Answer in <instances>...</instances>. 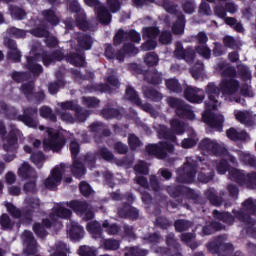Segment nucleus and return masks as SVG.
Masks as SVG:
<instances>
[{
	"label": "nucleus",
	"instance_id": "nucleus-56",
	"mask_svg": "<svg viewBox=\"0 0 256 256\" xmlns=\"http://www.w3.org/2000/svg\"><path fill=\"white\" fill-rule=\"evenodd\" d=\"M181 241L188 245V247L192 249H197L199 247V244L195 241V234L193 233H184L181 235Z\"/></svg>",
	"mask_w": 256,
	"mask_h": 256
},
{
	"label": "nucleus",
	"instance_id": "nucleus-28",
	"mask_svg": "<svg viewBox=\"0 0 256 256\" xmlns=\"http://www.w3.org/2000/svg\"><path fill=\"white\" fill-rule=\"evenodd\" d=\"M167 191L171 197H181L182 195V197H187L193 201L199 197L194 190L185 186H169Z\"/></svg>",
	"mask_w": 256,
	"mask_h": 256
},
{
	"label": "nucleus",
	"instance_id": "nucleus-55",
	"mask_svg": "<svg viewBox=\"0 0 256 256\" xmlns=\"http://www.w3.org/2000/svg\"><path fill=\"white\" fill-rule=\"evenodd\" d=\"M101 246L104 247L106 249V251H117V249H119L120 247V243L119 241L115 240V239H101Z\"/></svg>",
	"mask_w": 256,
	"mask_h": 256
},
{
	"label": "nucleus",
	"instance_id": "nucleus-61",
	"mask_svg": "<svg viewBox=\"0 0 256 256\" xmlns=\"http://www.w3.org/2000/svg\"><path fill=\"white\" fill-rule=\"evenodd\" d=\"M166 87L169 89V91H172L173 93H181L183 89L181 88V84H179V81L177 79H168L166 80Z\"/></svg>",
	"mask_w": 256,
	"mask_h": 256
},
{
	"label": "nucleus",
	"instance_id": "nucleus-1",
	"mask_svg": "<svg viewBox=\"0 0 256 256\" xmlns=\"http://www.w3.org/2000/svg\"><path fill=\"white\" fill-rule=\"evenodd\" d=\"M216 71L222 75L219 87L215 83H209L206 86V95L208 96V101L205 103L206 110L202 114V119L204 123H207L208 127L214 129L215 131L223 130V123L225 117L221 114L212 113L215 111L218 105H221L219 101V93L222 95L231 97L239 91V81L235 79L237 77V70L235 67L230 66L227 62L222 61L217 64Z\"/></svg>",
	"mask_w": 256,
	"mask_h": 256
},
{
	"label": "nucleus",
	"instance_id": "nucleus-48",
	"mask_svg": "<svg viewBox=\"0 0 256 256\" xmlns=\"http://www.w3.org/2000/svg\"><path fill=\"white\" fill-rule=\"evenodd\" d=\"M26 209L28 213H33V211H39L41 208V200L37 197H27L24 200Z\"/></svg>",
	"mask_w": 256,
	"mask_h": 256
},
{
	"label": "nucleus",
	"instance_id": "nucleus-5",
	"mask_svg": "<svg viewBox=\"0 0 256 256\" xmlns=\"http://www.w3.org/2000/svg\"><path fill=\"white\" fill-rule=\"evenodd\" d=\"M26 59L27 62L25 68L30 71L34 77H39V75L43 73V66L38 64V61H43L45 67H49V65L55 63V61H63V59H65V53L63 52V49L60 48L52 54L47 52L41 54L39 53V50L35 49V46H33L30 51V56H27Z\"/></svg>",
	"mask_w": 256,
	"mask_h": 256
},
{
	"label": "nucleus",
	"instance_id": "nucleus-7",
	"mask_svg": "<svg viewBox=\"0 0 256 256\" xmlns=\"http://www.w3.org/2000/svg\"><path fill=\"white\" fill-rule=\"evenodd\" d=\"M58 107H60V110L56 109V113L66 123H83L91 115L89 110L83 109L75 101L58 103Z\"/></svg>",
	"mask_w": 256,
	"mask_h": 256
},
{
	"label": "nucleus",
	"instance_id": "nucleus-45",
	"mask_svg": "<svg viewBox=\"0 0 256 256\" xmlns=\"http://www.w3.org/2000/svg\"><path fill=\"white\" fill-rule=\"evenodd\" d=\"M171 131L174 135H183L187 130V125L185 122L180 121L177 118L170 120Z\"/></svg>",
	"mask_w": 256,
	"mask_h": 256
},
{
	"label": "nucleus",
	"instance_id": "nucleus-8",
	"mask_svg": "<svg viewBox=\"0 0 256 256\" xmlns=\"http://www.w3.org/2000/svg\"><path fill=\"white\" fill-rule=\"evenodd\" d=\"M199 150L203 155H214L215 157H224L232 163V165H237V158H235L227 148H225V144H219L217 140H213L211 138H204L200 141Z\"/></svg>",
	"mask_w": 256,
	"mask_h": 256
},
{
	"label": "nucleus",
	"instance_id": "nucleus-54",
	"mask_svg": "<svg viewBox=\"0 0 256 256\" xmlns=\"http://www.w3.org/2000/svg\"><path fill=\"white\" fill-rule=\"evenodd\" d=\"M78 45L80 49H84V51H89L91 49V45H93V38L86 34H81L78 37Z\"/></svg>",
	"mask_w": 256,
	"mask_h": 256
},
{
	"label": "nucleus",
	"instance_id": "nucleus-29",
	"mask_svg": "<svg viewBox=\"0 0 256 256\" xmlns=\"http://www.w3.org/2000/svg\"><path fill=\"white\" fill-rule=\"evenodd\" d=\"M174 57L176 59H183L186 63H193V59H195V50L191 48H183V44L181 42H176Z\"/></svg>",
	"mask_w": 256,
	"mask_h": 256
},
{
	"label": "nucleus",
	"instance_id": "nucleus-59",
	"mask_svg": "<svg viewBox=\"0 0 256 256\" xmlns=\"http://www.w3.org/2000/svg\"><path fill=\"white\" fill-rule=\"evenodd\" d=\"M238 69V75L243 79V81H251V78L253 77L251 74V70H249V67L246 65L240 64L237 67Z\"/></svg>",
	"mask_w": 256,
	"mask_h": 256
},
{
	"label": "nucleus",
	"instance_id": "nucleus-36",
	"mask_svg": "<svg viewBox=\"0 0 256 256\" xmlns=\"http://www.w3.org/2000/svg\"><path fill=\"white\" fill-rule=\"evenodd\" d=\"M234 115L237 121L245 125V127H253L255 125V115L251 112L235 110Z\"/></svg>",
	"mask_w": 256,
	"mask_h": 256
},
{
	"label": "nucleus",
	"instance_id": "nucleus-41",
	"mask_svg": "<svg viewBox=\"0 0 256 256\" xmlns=\"http://www.w3.org/2000/svg\"><path fill=\"white\" fill-rule=\"evenodd\" d=\"M86 229L93 239H103V230L101 229V224L97 221L89 222Z\"/></svg>",
	"mask_w": 256,
	"mask_h": 256
},
{
	"label": "nucleus",
	"instance_id": "nucleus-31",
	"mask_svg": "<svg viewBox=\"0 0 256 256\" xmlns=\"http://www.w3.org/2000/svg\"><path fill=\"white\" fill-rule=\"evenodd\" d=\"M205 197L208 199V201L211 203V205H214L215 207H219L221 205H225V207H231L230 203L225 202L223 198L225 197V192H220V197L217 196V191H215V188H209L205 191Z\"/></svg>",
	"mask_w": 256,
	"mask_h": 256
},
{
	"label": "nucleus",
	"instance_id": "nucleus-52",
	"mask_svg": "<svg viewBox=\"0 0 256 256\" xmlns=\"http://www.w3.org/2000/svg\"><path fill=\"white\" fill-rule=\"evenodd\" d=\"M238 157L244 165H249V167H256V157L247 153L238 151Z\"/></svg>",
	"mask_w": 256,
	"mask_h": 256
},
{
	"label": "nucleus",
	"instance_id": "nucleus-26",
	"mask_svg": "<svg viewBox=\"0 0 256 256\" xmlns=\"http://www.w3.org/2000/svg\"><path fill=\"white\" fill-rule=\"evenodd\" d=\"M22 241L24 244V255H35L39 251V245L35 237H33V232L25 230L22 233Z\"/></svg>",
	"mask_w": 256,
	"mask_h": 256
},
{
	"label": "nucleus",
	"instance_id": "nucleus-16",
	"mask_svg": "<svg viewBox=\"0 0 256 256\" xmlns=\"http://www.w3.org/2000/svg\"><path fill=\"white\" fill-rule=\"evenodd\" d=\"M19 177L22 179H31L30 182L24 184V191L25 193H37V184L35 180L37 179V172L29 163H24L21 168L18 170Z\"/></svg>",
	"mask_w": 256,
	"mask_h": 256
},
{
	"label": "nucleus",
	"instance_id": "nucleus-10",
	"mask_svg": "<svg viewBox=\"0 0 256 256\" xmlns=\"http://www.w3.org/2000/svg\"><path fill=\"white\" fill-rule=\"evenodd\" d=\"M0 113H6L10 119H17L18 121H22L24 125L27 127H31L32 129H37L38 122L33 119V115H37V108H26L24 109V114L17 116V111L14 108H7V104L0 102Z\"/></svg>",
	"mask_w": 256,
	"mask_h": 256
},
{
	"label": "nucleus",
	"instance_id": "nucleus-24",
	"mask_svg": "<svg viewBox=\"0 0 256 256\" xmlns=\"http://www.w3.org/2000/svg\"><path fill=\"white\" fill-rule=\"evenodd\" d=\"M70 151L72 159L74 160L71 171L74 177H76L77 179H81V177L85 175V166L83 165V163L79 162V160H75V157L79 155V143L72 141L70 143Z\"/></svg>",
	"mask_w": 256,
	"mask_h": 256
},
{
	"label": "nucleus",
	"instance_id": "nucleus-22",
	"mask_svg": "<svg viewBox=\"0 0 256 256\" xmlns=\"http://www.w3.org/2000/svg\"><path fill=\"white\" fill-rule=\"evenodd\" d=\"M84 3H86L88 7H94L100 23L103 25H109V23H111V13H109V10H107L99 0H84Z\"/></svg>",
	"mask_w": 256,
	"mask_h": 256
},
{
	"label": "nucleus",
	"instance_id": "nucleus-14",
	"mask_svg": "<svg viewBox=\"0 0 256 256\" xmlns=\"http://www.w3.org/2000/svg\"><path fill=\"white\" fill-rule=\"evenodd\" d=\"M226 242L227 235L218 236L207 244V249L212 255L218 253V256H229L233 253V244Z\"/></svg>",
	"mask_w": 256,
	"mask_h": 256
},
{
	"label": "nucleus",
	"instance_id": "nucleus-60",
	"mask_svg": "<svg viewBox=\"0 0 256 256\" xmlns=\"http://www.w3.org/2000/svg\"><path fill=\"white\" fill-rule=\"evenodd\" d=\"M102 227L108 235H117L121 231V228L117 224H110L107 220L103 222Z\"/></svg>",
	"mask_w": 256,
	"mask_h": 256
},
{
	"label": "nucleus",
	"instance_id": "nucleus-11",
	"mask_svg": "<svg viewBox=\"0 0 256 256\" xmlns=\"http://www.w3.org/2000/svg\"><path fill=\"white\" fill-rule=\"evenodd\" d=\"M10 133L7 135V128H5V123L0 121V141H2L4 151H17V141L23 137V133L14 125H10Z\"/></svg>",
	"mask_w": 256,
	"mask_h": 256
},
{
	"label": "nucleus",
	"instance_id": "nucleus-12",
	"mask_svg": "<svg viewBox=\"0 0 256 256\" xmlns=\"http://www.w3.org/2000/svg\"><path fill=\"white\" fill-rule=\"evenodd\" d=\"M40 131H45L46 137L44 138L43 145L45 151H53L59 153L65 145V138L59 135V132L53 128H46L39 126Z\"/></svg>",
	"mask_w": 256,
	"mask_h": 256
},
{
	"label": "nucleus",
	"instance_id": "nucleus-57",
	"mask_svg": "<svg viewBox=\"0 0 256 256\" xmlns=\"http://www.w3.org/2000/svg\"><path fill=\"white\" fill-rule=\"evenodd\" d=\"M40 117H43L44 119H48L53 123L57 121V115L53 113V110H51L49 106H43L42 108H40Z\"/></svg>",
	"mask_w": 256,
	"mask_h": 256
},
{
	"label": "nucleus",
	"instance_id": "nucleus-44",
	"mask_svg": "<svg viewBox=\"0 0 256 256\" xmlns=\"http://www.w3.org/2000/svg\"><path fill=\"white\" fill-rule=\"evenodd\" d=\"M145 81L151 83L152 85H159L163 81L161 74L157 70H149L142 73Z\"/></svg>",
	"mask_w": 256,
	"mask_h": 256
},
{
	"label": "nucleus",
	"instance_id": "nucleus-40",
	"mask_svg": "<svg viewBox=\"0 0 256 256\" xmlns=\"http://www.w3.org/2000/svg\"><path fill=\"white\" fill-rule=\"evenodd\" d=\"M226 135L228 139H231V141H249L250 137L247 132L241 130L238 131L235 128H230L227 130Z\"/></svg>",
	"mask_w": 256,
	"mask_h": 256
},
{
	"label": "nucleus",
	"instance_id": "nucleus-43",
	"mask_svg": "<svg viewBox=\"0 0 256 256\" xmlns=\"http://www.w3.org/2000/svg\"><path fill=\"white\" fill-rule=\"evenodd\" d=\"M50 256H67L69 253V248L65 242L58 241L55 243L54 247L49 249Z\"/></svg>",
	"mask_w": 256,
	"mask_h": 256
},
{
	"label": "nucleus",
	"instance_id": "nucleus-27",
	"mask_svg": "<svg viewBox=\"0 0 256 256\" xmlns=\"http://www.w3.org/2000/svg\"><path fill=\"white\" fill-rule=\"evenodd\" d=\"M131 41L132 43H140L141 34L137 33L135 30L125 32L119 30L114 37V45H121V43H127Z\"/></svg>",
	"mask_w": 256,
	"mask_h": 256
},
{
	"label": "nucleus",
	"instance_id": "nucleus-37",
	"mask_svg": "<svg viewBox=\"0 0 256 256\" xmlns=\"http://www.w3.org/2000/svg\"><path fill=\"white\" fill-rule=\"evenodd\" d=\"M4 43L6 47H8L9 49L8 51L9 59H11L12 61H15L16 63H19V61H21V52L19 51V49H17V42H15V40L5 39Z\"/></svg>",
	"mask_w": 256,
	"mask_h": 256
},
{
	"label": "nucleus",
	"instance_id": "nucleus-17",
	"mask_svg": "<svg viewBox=\"0 0 256 256\" xmlns=\"http://www.w3.org/2000/svg\"><path fill=\"white\" fill-rule=\"evenodd\" d=\"M167 103L169 107L175 109L176 115H178L180 119H189V121L195 119V114L191 106L185 104V102L174 97H169L167 98Z\"/></svg>",
	"mask_w": 256,
	"mask_h": 256
},
{
	"label": "nucleus",
	"instance_id": "nucleus-46",
	"mask_svg": "<svg viewBox=\"0 0 256 256\" xmlns=\"http://www.w3.org/2000/svg\"><path fill=\"white\" fill-rule=\"evenodd\" d=\"M68 61L71 65H75V67H83L85 65V54L76 49V53L69 54Z\"/></svg>",
	"mask_w": 256,
	"mask_h": 256
},
{
	"label": "nucleus",
	"instance_id": "nucleus-58",
	"mask_svg": "<svg viewBox=\"0 0 256 256\" xmlns=\"http://www.w3.org/2000/svg\"><path fill=\"white\" fill-rule=\"evenodd\" d=\"M221 229H225L219 222H212L210 225H207L202 228L203 235H211L214 231H221Z\"/></svg>",
	"mask_w": 256,
	"mask_h": 256
},
{
	"label": "nucleus",
	"instance_id": "nucleus-34",
	"mask_svg": "<svg viewBox=\"0 0 256 256\" xmlns=\"http://www.w3.org/2000/svg\"><path fill=\"white\" fill-rule=\"evenodd\" d=\"M33 89H34L33 82H30L28 84H23L21 87V91L23 95H25V97L28 98V100L36 99V101H43V99H45V93H43V91L35 93Z\"/></svg>",
	"mask_w": 256,
	"mask_h": 256
},
{
	"label": "nucleus",
	"instance_id": "nucleus-6",
	"mask_svg": "<svg viewBox=\"0 0 256 256\" xmlns=\"http://www.w3.org/2000/svg\"><path fill=\"white\" fill-rule=\"evenodd\" d=\"M41 15L44 21H36L35 24L38 25V27L32 29L30 33L34 35V37H45L46 45L51 49L59 45V41H57V38L49 36V27H47L45 23H49L52 27H55L59 25V16L51 9L42 11Z\"/></svg>",
	"mask_w": 256,
	"mask_h": 256
},
{
	"label": "nucleus",
	"instance_id": "nucleus-39",
	"mask_svg": "<svg viewBox=\"0 0 256 256\" xmlns=\"http://www.w3.org/2000/svg\"><path fill=\"white\" fill-rule=\"evenodd\" d=\"M188 138H184L181 142V147L183 149H192V147H195L197 145V141H199V138L197 137V133H195V130L193 128H188L187 130Z\"/></svg>",
	"mask_w": 256,
	"mask_h": 256
},
{
	"label": "nucleus",
	"instance_id": "nucleus-23",
	"mask_svg": "<svg viewBox=\"0 0 256 256\" xmlns=\"http://www.w3.org/2000/svg\"><path fill=\"white\" fill-rule=\"evenodd\" d=\"M157 35H159V28H143V39H146V42L141 46L142 51H152L157 47Z\"/></svg>",
	"mask_w": 256,
	"mask_h": 256
},
{
	"label": "nucleus",
	"instance_id": "nucleus-47",
	"mask_svg": "<svg viewBox=\"0 0 256 256\" xmlns=\"http://www.w3.org/2000/svg\"><path fill=\"white\" fill-rule=\"evenodd\" d=\"M167 245L170 246L171 253L170 256H183L181 252H179V243H177V240H175V234L170 233L166 237Z\"/></svg>",
	"mask_w": 256,
	"mask_h": 256
},
{
	"label": "nucleus",
	"instance_id": "nucleus-51",
	"mask_svg": "<svg viewBox=\"0 0 256 256\" xmlns=\"http://www.w3.org/2000/svg\"><path fill=\"white\" fill-rule=\"evenodd\" d=\"M213 217L214 219H218V221H222V223H227V225H233V221H235V218L230 213L219 212L217 210L213 211Z\"/></svg>",
	"mask_w": 256,
	"mask_h": 256
},
{
	"label": "nucleus",
	"instance_id": "nucleus-2",
	"mask_svg": "<svg viewBox=\"0 0 256 256\" xmlns=\"http://www.w3.org/2000/svg\"><path fill=\"white\" fill-rule=\"evenodd\" d=\"M198 167L200 169L198 174V181H200V183H209V181H212L215 175V169L219 175H225L227 169H229L226 160L217 162L198 157L197 161L191 157H187L183 167L176 171V181L178 183H193L197 171H199L197 170Z\"/></svg>",
	"mask_w": 256,
	"mask_h": 256
},
{
	"label": "nucleus",
	"instance_id": "nucleus-20",
	"mask_svg": "<svg viewBox=\"0 0 256 256\" xmlns=\"http://www.w3.org/2000/svg\"><path fill=\"white\" fill-rule=\"evenodd\" d=\"M209 3H215L218 1V4L214 7V13L220 19H225L227 13H237L239 7L232 1L229 0H207Z\"/></svg>",
	"mask_w": 256,
	"mask_h": 256
},
{
	"label": "nucleus",
	"instance_id": "nucleus-53",
	"mask_svg": "<svg viewBox=\"0 0 256 256\" xmlns=\"http://www.w3.org/2000/svg\"><path fill=\"white\" fill-rule=\"evenodd\" d=\"M9 11L12 19H16L17 21H23L27 17V12L18 6H10Z\"/></svg>",
	"mask_w": 256,
	"mask_h": 256
},
{
	"label": "nucleus",
	"instance_id": "nucleus-62",
	"mask_svg": "<svg viewBox=\"0 0 256 256\" xmlns=\"http://www.w3.org/2000/svg\"><path fill=\"white\" fill-rule=\"evenodd\" d=\"M149 251L145 249H140L139 247H130L126 248V252L124 256H147Z\"/></svg>",
	"mask_w": 256,
	"mask_h": 256
},
{
	"label": "nucleus",
	"instance_id": "nucleus-35",
	"mask_svg": "<svg viewBox=\"0 0 256 256\" xmlns=\"http://www.w3.org/2000/svg\"><path fill=\"white\" fill-rule=\"evenodd\" d=\"M197 40L198 43L200 44V46L196 48L197 53L204 57V59H209V57H211V50L207 46H205V43L209 41L207 34H205V32H200L197 35Z\"/></svg>",
	"mask_w": 256,
	"mask_h": 256
},
{
	"label": "nucleus",
	"instance_id": "nucleus-49",
	"mask_svg": "<svg viewBox=\"0 0 256 256\" xmlns=\"http://www.w3.org/2000/svg\"><path fill=\"white\" fill-rule=\"evenodd\" d=\"M142 93L146 99H151V101H161L163 99V94L153 88L143 87Z\"/></svg>",
	"mask_w": 256,
	"mask_h": 256
},
{
	"label": "nucleus",
	"instance_id": "nucleus-64",
	"mask_svg": "<svg viewBox=\"0 0 256 256\" xmlns=\"http://www.w3.org/2000/svg\"><path fill=\"white\" fill-rule=\"evenodd\" d=\"M182 9L184 13H187L188 15H192L195 9H197V6L195 5V2L193 0H184L182 2Z\"/></svg>",
	"mask_w": 256,
	"mask_h": 256
},
{
	"label": "nucleus",
	"instance_id": "nucleus-32",
	"mask_svg": "<svg viewBox=\"0 0 256 256\" xmlns=\"http://www.w3.org/2000/svg\"><path fill=\"white\" fill-rule=\"evenodd\" d=\"M90 133H93L96 143H99L101 137H109L111 131L101 122H94L89 126Z\"/></svg>",
	"mask_w": 256,
	"mask_h": 256
},
{
	"label": "nucleus",
	"instance_id": "nucleus-42",
	"mask_svg": "<svg viewBox=\"0 0 256 256\" xmlns=\"http://www.w3.org/2000/svg\"><path fill=\"white\" fill-rule=\"evenodd\" d=\"M123 113H125V110L123 108L117 110L106 106L102 110L101 115L102 117H104V119H121V117H123Z\"/></svg>",
	"mask_w": 256,
	"mask_h": 256
},
{
	"label": "nucleus",
	"instance_id": "nucleus-3",
	"mask_svg": "<svg viewBox=\"0 0 256 256\" xmlns=\"http://www.w3.org/2000/svg\"><path fill=\"white\" fill-rule=\"evenodd\" d=\"M65 207H70V209H73L74 213H77V215H84L85 221H89L95 217L93 211L89 210V204H87L85 201L73 200L71 202L57 203L52 208L50 220L45 219L43 220L42 224L36 223L33 226L34 233L37 235V237H40V239H45V237H47L46 229H49V227H58L59 229L63 227L60 219H70L72 215L71 210Z\"/></svg>",
	"mask_w": 256,
	"mask_h": 256
},
{
	"label": "nucleus",
	"instance_id": "nucleus-30",
	"mask_svg": "<svg viewBox=\"0 0 256 256\" xmlns=\"http://www.w3.org/2000/svg\"><path fill=\"white\" fill-rule=\"evenodd\" d=\"M184 97L190 103H203V99H205V91L193 86H187L184 90Z\"/></svg>",
	"mask_w": 256,
	"mask_h": 256
},
{
	"label": "nucleus",
	"instance_id": "nucleus-19",
	"mask_svg": "<svg viewBox=\"0 0 256 256\" xmlns=\"http://www.w3.org/2000/svg\"><path fill=\"white\" fill-rule=\"evenodd\" d=\"M67 2L69 11L76 13L77 27L82 31H87L89 29V22H87L85 11L81 9L79 2H77V0H67Z\"/></svg>",
	"mask_w": 256,
	"mask_h": 256
},
{
	"label": "nucleus",
	"instance_id": "nucleus-15",
	"mask_svg": "<svg viewBox=\"0 0 256 256\" xmlns=\"http://www.w3.org/2000/svg\"><path fill=\"white\" fill-rule=\"evenodd\" d=\"M125 98L128 101H131L133 103V105L140 107L142 109V111L149 113V115H151V117H153L154 119H157V117H159V112L157 110H155V108H153V106H151V104H149V103L143 104L141 102V98H139V94L137 93V91H135V89L133 87L128 86L126 88Z\"/></svg>",
	"mask_w": 256,
	"mask_h": 256
},
{
	"label": "nucleus",
	"instance_id": "nucleus-33",
	"mask_svg": "<svg viewBox=\"0 0 256 256\" xmlns=\"http://www.w3.org/2000/svg\"><path fill=\"white\" fill-rule=\"evenodd\" d=\"M67 233L71 241H80L85 235V230L77 222L70 220V224L67 226Z\"/></svg>",
	"mask_w": 256,
	"mask_h": 256
},
{
	"label": "nucleus",
	"instance_id": "nucleus-18",
	"mask_svg": "<svg viewBox=\"0 0 256 256\" xmlns=\"http://www.w3.org/2000/svg\"><path fill=\"white\" fill-rule=\"evenodd\" d=\"M138 53L139 49L131 43L125 44L123 49L117 53L113 50V46L109 44H107L105 48V57H107V59H117L120 63L125 59V55H137Z\"/></svg>",
	"mask_w": 256,
	"mask_h": 256
},
{
	"label": "nucleus",
	"instance_id": "nucleus-9",
	"mask_svg": "<svg viewBox=\"0 0 256 256\" xmlns=\"http://www.w3.org/2000/svg\"><path fill=\"white\" fill-rule=\"evenodd\" d=\"M255 212L256 204L251 198L247 199L242 204V209L239 212L233 211L234 215L237 217V219H239V221H242V223L248 225L246 228V233L254 239H256V228L253 227V225H255V219L251 218V215H255Z\"/></svg>",
	"mask_w": 256,
	"mask_h": 256
},
{
	"label": "nucleus",
	"instance_id": "nucleus-63",
	"mask_svg": "<svg viewBox=\"0 0 256 256\" xmlns=\"http://www.w3.org/2000/svg\"><path fill=\"white\" fill-rule=\"evenodd\" d=\"M31 161L38 167V169H41L43 167V163H45V156L43 155V152H34L31 155Z\"/></svg>",
	"mask_w": 256,
	"mask_h": 256
},
{
	"label": "nucleus",
	"instance_id": "nucleus-25",
	"mask_svg": "<svg viewBox=\"0 0 256 256\" xmlns=\"http://www.w3.org/2000/svg\"><path fill=\"white\" fill-rule=\"evenodd\" d=\"M134 171L136 173V177L134 178L135 183L140 185L143 189H149V181L145 176L142 175H149V165L144 161H139L134 166Z\"/></svg>",
	"mask_w": 256,
	"mask_h": 256
},
{
	"label": "nucleus",
	"instance_id": "nucleus-38",
	"mask_svg": "<svg viewBox=\"0 0 256 256\" xmlns=\"http://www.w3.org/2000/svg\"><path fill=\"white\" fill-rule=\"evenodd\" d=\"M118 215L124 219H137L139 217V210L131 207L129 204H123L118 208Z\"/></svg>",
	"mask_w": 256,
	"mask_h": 256
},
{
	"label": "nucleus",
	"instance_id": "nucleus-4",
	"mask_svg": "<svg viewBox=\"0 0 256 256\" xmlns=\"http://www.w3.org/2000/svg\"><path fill=\"white\" fill-rule=\"evenodd\" d=\"M159 139H165V142H160L159 144H149L146 147L148 155H153L157 159H165L167 153H173L175 147L171 143H177V136L169 131V128L165 125L159 124V122H154L153 125Z\"/></svg>",
	"mask_w": 256,
	"mask_h": 256
},
{
	"label": "nucleus",
	"instance_id": "nucleus-13",
	"mask_svg": "<svg viewBox=\"0 0 256 256\" xmlns=\"http://www.w3.org/2000/svg\"><path fill=\"white\" fill-rule=\"evenodd\" d=\"M228 173L230 181H234L247 189H256V172L245 173L237 168H229Z\"/></svg>",
	"mask_w": 256,
	"mask_h": 256
},
{
	"label": "nucleus",
	"instance_id": "nucleus-21",
	"mask_svg": "<svg viewBox=\"0 0 256 256\" xmlns=\"http://www.w3.org/2000/svg\"><path fill=\"white\" fill-rule=\"evenodd\" d=\"M67 170L65 164H60L56 166L50 173L49 177L44 181V185L47 189H57L61 185V180L63 179V173Z\"/></svg>",
	"mask_w": 256,
	"mask_h": 256
},
{
	"label": "nucleus",
	"instance_id": "nucleus-50",
	"mask_svg": "<svg viewBox=\"0 0 256 256\" xmlns=\"http://www.w3.org/2000/svg\"><path fill=\"white\" fill-rule=\"evenodd\" d=\"M174 35H183L185 31V15L180 14L172 26Z\"/></svg>",
	"mask_w": 256,
	"mask_h": 256
}]
</instances>
